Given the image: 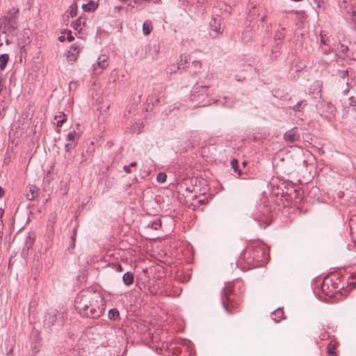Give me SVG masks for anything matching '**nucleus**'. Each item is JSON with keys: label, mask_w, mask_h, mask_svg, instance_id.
<instances>
[{"label": "nucleus", "mask_w": 356, "mask_h": 356, "mask_svg": "<svg viewBox=\"0 0 356 356\" xmlns=\"http://www.w3.org/2000/svg\"><path fill=\"white\" fill-rule=\"evenodd\" d=\"M75 305L81 315L92 318L100 317L105 310L104 298L95 292L81 293L77 296Z\"/></svg>", "instance_id": "1"}, {"label": "nucleus", "mask_w": 356, "mask_h": 356, "mask_svg": "<svg viewBox=\"0 0 356 356\" xmlns=\"http://www.w3.org/2000/svg\"><path fill=\"white\" fill-rule=\"evenodd\" d=\"M241 257L248 263L255 261L257 265L262 266L268 259V250L265 245L254 243L247 247Z\"/></svg>", "instance_id": "2"}, {"label": "nucleus", "mask_w": 356, "mask_h": 356, "mask_svg": "<svg viewBox=\"0 0 356 356\" xmlns=\"http://www.w3.org/2000/svg\"><path fill=\"white\" fill-rule=\"evenodd\" d=\"M233 291V286L229 284L225 286L222 292V305L225 311L229 314L236 313L238 312L239 305V304L234 299Z\"/></svg>", "instance_id": "3"}, {"label": "nucleus", "mask_w": 356, "mask_h": 356, "mask_svg": "<svg viewBox=\"0 0 356 356\" xmlns=\"http://www.w3.org/2000/svg\"><path fill=\"white\" fill-rule=\"evenodd\" d=\"M19 15V9L13 7L6 12L1 26L3 29H6L10 33L17 32L18 22L17 18Z\"/></svg>", "instance_id": "4"}, {"label": "nucleus", "mask_w": 356, "mask_h": 356, "mask_svg": "<svg viewBox=\"0 0 356 356\" xmlns=\"http://www.w3.org/2000/svg\"><path fill=\"white\" fill-rule=\"evenodd\" d=\"M17 34V32L10 33L6 29H3V26H0V46L3 44H8Z\"/></svg>", "instance_id": "5"}, {"label": "nucleus", "mask_w": 356, "mask_h": 356, "mask_svg": "<svg viewBox=\"0 0 356 356\" xmlns=\"http://www.w3.org/2000/svg\"><path fill=\"white\" fill-rule=\"evenodd\" d=\"M80 49L77 46H72L68 51L67 60L70 63L74 62L79 56Z\"/></svg>", "instance_id": "6"}, {"label": "nucleus", "mask_w": 356, "mask_h": 356, "mask_svg": "<svg viewBox=\"0 0 356 356\" xmlns=\"http://www.w3.org/2000/svg\"><path fill=\"white\" fill-rule=\"evenodd\" d=\"M108 65V57L105 55H102L98 58L97 63L94 65V70H97L98 67H99L101 70H103L106 68Z\"/></svg>", "instance_id": "7"}, {"label": "nucleus", "mask_w": 356, "mask_h": 356, "mask_svg": "<svg viewBox=\"0 0 356 356\" xmlns=\"http://www.w3.org/2000/svg\"><path fill=\"white\" fill-rule=\"evenodd\" d=\"M339 343L332 340L327 346V353L329 356H337L335 350L339 347Z\"/></svg>", "instance_id": "8"}, {"label": "nucleus", "mask_w": 356, "mask_h": 356, "mask_svg": "<svg viewBox=\"0 0 356 356\" xmlns=\"http://www.w3.org/2000/svg\"><path fill=\"white\" fill-rule=\"evenodd\" d=\"M284 139L286 141L293 142L298 140V134L296 129H293L284 134Z\"/></svg>", "instance_id": "9"}, {"label": "nucleus", "mask_w": 356, "mask_h": 356, "mask_svg": "<svg viewBox=\"0 0 356 356\" xmlns=\"http://www.w3.org/2000/svg\"><path fill=\"white\" fill-rule=\"evenodd\" d=\"M66 120L67 118L65 114L63 112L59 111L54 116V120L56 121L54 124L57 127H61Z\"/></svg>", "instance_id": "10"}, {"label": "nucleus", "mask_w": 356, "mask_h": 356, "mask_svg": "<svg viewBox=\"0 0 356 356\" xmlns=\"http://www.w3.org/2000/svg\"><path fill=\"white\" fill-rule=\"evenodd\" d=\"M81 7L86 12H94L97 8L98 4L96 1L91 0L87 3L83 4Z\"/></svg>", "instance_id": "11"}, {"label": "nucleus", "mask_w": 356, "mask_h": 356, "mask_svg": "<svg viewBox=\"0 0 356 356\" xmlns=\"http://www.w3.org/2000/svg\"><path fill=\"white\" fill-rule=\"evenodd\" d=\"M77 8L78 6L76 3L72 4L66 12V17L67 18L74 17L75 15H76Z\"/></svg>", "instance_id": "12"}, {"label": "nucleus", "mask_w": 356, "mask_h": 356, "mask_svg": "<svg viewBox=\"0 0 356 356\" xmlns=\"http://www.w3.org/2000/svg\"><path fill=\"white\" fill-rule=\"evenodd\" d=\"M134 275L132 273L127 272L125 274H124L122 277L123 282L125 285L129 286L134 282Z\"/></svg>", "instance_id": "13"}, {"label": "nucleus", "mask_w": 356, "mask_h": 356, "mask_svg": "<svg viewBox=\"0 0 356 356\" xmlns=\"http://www.w3.org/2000/svg\"><path fill=\"white\" fill-rule=\"evenodd\" d=\"M152 29H153V26H152V23L151 21L146 20L143 23V34L145 35H148L152 31Z\"/></svg>", "instance_id": "14"}, {"label": "nucleus", "mask_w": 356, "mask_h": 356, "mask_svg": "<svg viewBox=\"0 0 356 356\" xmlns=\"http://www.w3.org/2000/svg\"><path fill=\"white\" fill-rule=\"evenodd\" d=\"M38 189L35 186H30L29 193L26 194V198L29 200H33L37 195Z\"/></svg>", "instance_id": "15"}, {"label": "nucleus", "mask_w": 356, "mask_h": 356, "mask_svg": "<svg viewBox=\"0 0 356 356\" xmlns=\"http://www.w3.org/2000/svg\"><path fill=\"white\" fill-rule=\"evenodd\" d=\"M86 18L81 16L80 17L76 22L74 24V29L76 31H81L82 28L81 26H86Z\"/></svg>", "instance_id": "16"}, {"label": "nucleus", "mask_w": 356, "mask_h": 356, "mask_svg": "<svg viewBox=\"0 0 356 356\" xmlns=\"http://www.w3.org/2000/svg\"><path fill=\"white\" fill-rule=\"evenodd\" d=\"M273 316H275L273 318L275 322H280L284 318V312L282 309H278L275 311Z\"/></svg>", "instance_id": "17"}, {"label": "nucleus", "mask_w": 356, "mask_h": 356, "mask_svg": "<svg viewBox=\"0 0 356 356\" xmlns=\"http://www.w3.org/2000/svg\"><path fill=\"white\" fill-rule=\"evenodd\" d=\"M108 318L111 320L116 321L120 318L119 311L116 309H112L108 312Z\"/></svg>", "instance_id": "18"}, {"label": "nucleus", "mask_w": 356, "mask_h": 356, "mask_svg": "<svg viewBox=\"0 0 356 356\" xmlns=\"http://www.w3.org/2000/svg\"><path fill=\"white\" fill-rule=\"evenodd\" d=\"M9 56L8 54H2L0 56V68L3 70L8 61Z\"/></svg>", "instance_id": "19"}, {"label": "nucleus", "mask_w": 356, "mask_h": 356, "mask_svg": "<svg viewBox=\"0 0 356 356\" xmlns=\"http://www.w3.org/2000/svg\"><path fill=\"white\" fill-rule=\"evenodd\" d=\"M211 27L212 31L215 32V35L213 36H216L222 32L220 26L218 23H216V19H214L213 24H211Z\"/></svg>", "instance_id": "20"}, {"label": "nucleus", "mask_w": 356, "mask_h": 356, "mask_svg": "<svg viewBox=\"0 0 356 356\" xmlns=\"http://www.w3.org/2000/svg\"><path fill=\"white\" fill-rule=\"evenodd\" d=\"M166 175L163 172H160L157 175L156 181L160 183H163L166 180Z\"/></svg>", "instance_id": "21"}, {"label": "nucleus", "mask_w": 356, "mask_h": 356, "mask_svg": "<svg viewBox=\"0 0 356 356\" xmlns=\"http://www.w3.org/2000/svg\"><path fill=\"white\" fill-rule=\"evenodd\" d=\"M284 37V34L282 31H277L275 34V40H282Z\"/></svg>", "instance_id": "22"}, {"label": "nucleus", "mask_w": 356, "mask_h": 356, "mask_svg": "<svg viewBox=\"0 0 356 356\" xmlns=\"http://www.w3.org/2000/svg\"><path fill=\"white\" fill-rule=\"evenodd\" d=\"M76 136V134L74 131H71L67 134V138L70 140H74Z\"/></svg>", "instance_id": "23"}, {"label": "nucleus", "mask_w": 356, "mask_h": 356, "mask_svg": "<svg viewBox=\"0 0 356 356\" xmlns=\"http://www.w3.org/2000/svg\"><path fill=\"white\" fill-rule=\"evenodd\" d=\"M231 164H232V167L234 170V171H236L237 170V168H238V161L237 160H233L231 162Z\"/></svg>", "instance_id": "24"}, {"label": "nucleus", "mask_w": 356, "mask_h": 356, "mask_svg": "<svg viewBox=\"0 0 356 356\" xmlns=\"http://www.w3.org/2000/svg\"><path fill=\"white\" fill-rule=\"evenodd\" d=\"M193 65L195 67H201V63L198 60H195L193 62Z\"/></svg>", "instance_id": "25"}, {"label": "nucleus", "mask_w": 356, "mask_h": 356, "mask_svg": "<svg viewBox=\"0 0 356 356\" xmlns=\"http://www.w3.org/2000/svg\"><path fill=\"white\" fill-rule=\"evenodd\" d=\"M301 102L297 103L296 105L293 106V110L294 111H298L300 109Z\"/></svg>", "instance_id": "26"}, {"label": "nucleus", "mask_w": 356, "mask_h": 356, "mask_svg": "<svg viewBox=\"0 0 356 356\" xmlns=\"http://www.w3.org/2000/svg\"><path fill=\"white\" fill-rule=\"evenodd\" d=\"M124 171L127 173H128V174L131 173V170H130V166L129 165V166L128 165H124Z\"/></svg>", "instance_id": "27"}, {"label": "nucleus", "mask_w": 356, "mask_h": 356, "mask_svg": "<svg viewBox=\"0 0 356 356\" xmlns=\"http://www.w3.org/2000/svg\"><path fill=\"white\" fill-rule=\"evenodd\" d=\"M350 105L353 107L354 110L356 111V101H352L350 102Z\"/></svg>", "instance_id": "28"}, {"label": "nucleus", "mask_w": 356, "mask_h": 356, "mask_svg": "<svg viewBox=\"0 0 356 356\" xmlns=\"http://www.w3.org/2000/svg\"><path fill=\"white\" fill-rule=\"evenodd\" d=\"M67 40L69 42H72L73 40H74V37L71 35V34H70L68 36H67Z\"/></svg>", "instance_id": "29"}, {"label": "nucleus", "mask_w": 356, "mask_h": 356, "mask_svg": "<svg viewBox=\"0 0 356 356\" xmlns=\"http://www.w3.org/2000/svg\"><path fill=\"white\" fill-rule=\"evenodd\" d=\"M116 270H117L118 271H119V272H121V271L122 270V266H121L120 264H118V265L117 266V268H116Z\"/></svg>", "instance_id": "30"}, {"label": "nucleus", "mask_w": 356, "mask_h": 356, "mask_svg": "<svg viewBox=\"0 0 356 356\" xmlns=\"http://www.w3.org/2000/svg\"><path fill=\"white\" fill-rule=\"evenodd\" d=\"M58 40L60 42H64L65 41V36H60L58 38Z\"/></svg>", "instance_id": "31"}, {"label": "nucleus", "mask_w": 356, "mask_h": 356, "mask_svg": "<svg viewBox=\"0 0 356 356\" xmlns=\"http://www.w3.org/2000/svg\"><path fill=\"white\" fill-rule=\"evenodd\" d=\"M4 194V191L0 187V197H1Z\"/></svg>", "instance_id": "32"}, {"label": "nucleus", "mask_w": 356, "mask_h": 356, "mask_svg": "<svg viewBox=\"0 0 356 356\" xmlns=\"http://www.w3.org/2000/svg\"><path fill=\"white\" fill-rule=\"evenodd\" d=\"M4 213V211L2 209H0V218H2L3 215Z\"/></svg>", "instance_id": "33"}, {"label": "nucleus", "mask_w": 356, "mask_h": 356, "mask_svg": "<svg viewBox=\"0 0 356 356\" xmlns=\"http://www.w3.org/2000/svg\"><path fill=\"white\" fill-rule=\"evenodd\" d=\"M261 22H265L266 20V15H264L261 19Z\"/></svg>", "instance_id": "34"}, {"label": "nucleus", "mask_w": 356, "mask_h": 356, "mask_svg": "<svg viewBox=\"0 0 356 356\" xmlns=\"http://www.w3.org/2000/svg\"><path fill=\"white\" fill-rule=\"evenodd\" d=\"M136 165H137L136 162H132V163H130V165H129V166H131V167H135V166H136Z\"/></svg>", "instance_id": "35"}, {"label": "nucleus", "mask_w": 356, "mask_h": 356, "mask_svg": "<svg viewBox=\"0 0 356 356\" xmlns=\"http://www.w3.org/2000/svg\"><path fill=\"white\" fill-rule=\"evenodd\" d=\"M347 74V71H344L342 72V76L344 77Z\"/></svg>", "instance_id": "36"}, {"label": "nucleus", "mask_w": 356, "mask_h": 356, "mask_svg": "<svg viewBox=\"0 0 356 356\" xmlns=\"http://www.w3.org/2000/svg\"><path fill=\"white\" fill-rule=\"evenodd\" d=\"M65 147H66L67 149H69V148H70V145H69L68 144H67V145H65Z\"/></svg>", "instance_id": "37"}, {"label": "nucleus", "mask_w": 356, "mask_h": 356, "mask_svg": "<svg viewBox=\"0 0 356 356\" xmlns=\"http://www.w3.org/2000/svg\"><path fill=\"white\" fill-rule=\"evenodd\" d=\"M243 165H246V162H245V161H244V162H243Z\"/></svg>", "instance_id": "38"}]
</instances>
